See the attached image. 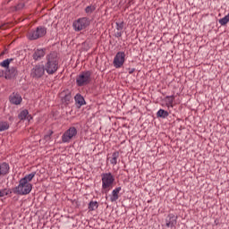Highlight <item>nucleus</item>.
Returning <instances> with one entry per match:
<instances>
[{"label": "nucleus", "instance_id": "obj_1", "mask_svg": "<svg viewBox=\"0 0 229 229\" xmlns=\"http://www.w3.org/2000/svg\"><path fill=\"white\" fill-rule=\"evenodd\" d=\"M45 70L46 72L52 76L55 74V72L60 69V58H58V53L50 52L46 55V63H45Z\"/></svg>", "mask_w": 229, "mask_h": 229}, {"label": "nucleus", "instance_id": "obj_2", "mask_svg": "<svg viewBox=\"0 0 229 229\" xmlns=\"http://www.w3.org/2000/svg\"><path fill=\"white\" fill-rule=\"evenodd\" d=\"M102 178V192L104 194H108L112 189H114V183L115 182V177L110 173H106L101 174Z\"/></svg>", "mask_w": 229, "mask_h": 229}, {"label": "nucleus", "instance_id": "obj_3", "mask_svg": "<svg viewBox=\"0 0 229 229\" xmlns=\"http://www.w3.org/2000/svg\"><path fill=\"white\" fill-rule=\"evenodd\" d=\"M90 81H92V71L81 72L76 77V83L78 87H85L89 85Z\"/></svg>", "mask_w": 229, "mask_h": 229}, {"label": "nucleus", "instance_id": "obj_4", "mask_svg": "<svg viewBox=\"0 0 229 229\" xmlns=\"http://www.w3.org/2000/svg\"><path fill=\"white\" fill-rule=\"evenodd\" d=\"M33 189V185L30 182L20 180L19 185L13 189L14 194H19L20 196H26L30 194Z\"/></svg>", "mask_w": 229, "mask_h": 229}, {"label": "nucleus", "instance_id": "obj_5", "mask_svg": "<svg viewBox=\"0 0 229 229\" xmlns=\"http://www.w3.org/2000/svg\"><path fill=\"white\" fill-rule=\"evenodd\" d=\"M46 33H47V28L44 26H38L35 30H30L27 33V38L29 40H38V38H42V37H46Z\"/></svg>", "mask_w": 229, "mask_h": 229}, {"label": "nucleus", "instance_id": "obj_6", "mask_svg": "<svg viewBox=\"0 0 229 229\" xmlns=\"http://www.w3.org/2000/svg\"><path fill=\"white\" fill-rule=\"evenodd\" d=\"M72 26L75 31H83L90 26V20L87 17L79 18L73 21Z\"/></svg>", "mask_w": 229, "mask_h": 229}, {"label": "nucleus", "instance_id": "obj_7", "mask_svg": "<svg viewBox=\"0 0 229 229\" xmlns=\"http://www.w3.org/2000/svg\"><path fill=\"white\" fill-rule=\"evenodd\" d=\"M46 74V67L44 64H36L30 72L31 78H34L35 80H38L42 78Z\"/></svg>", "mask_w": 229, "mask_h": 229}, {"label": "nucleus", "instance_id": "obj_8", "mask_svg": "<svg viewBox=\"0 0 229 229\" xmlns=\"http://www.w3.org/2000/svg\"><path fill=\"white\" fill-rule=\"evenodd\" d=\"M126 61V54L124 52H118L113 61L114 67L115 69H121L123 65H124V62Z\"/></svg>", "mask_w": 229, "mask_h": 229}, {"label": "nucleus", "instance_id": "obj_9", "mask_svg": "<svg viewBox=\"0 0 229 229\" xmlns=\"http://www.w3.org/2000/svg\"><path fill=\"white\" fill-rule=\"evenodd\" d=\"M78 135V130L76 127H70L62 136L63 142H71L74 137Z\"/></svg>", "mask_w": 229, "mask_h": 229}, {"label": "nucleus", "instance_id": "obj_10", "mask_svg": "<svg viewBox=\"0 0 229 229\" xmlns=\"http://www.w3.org/2000/svg\"><path fill=\"white\" fill-rule=\"evenodd\" d=\"M60 98L64 105H69V103H71V99H72V96L71 95V91H69V89L61 92Z\"/></svg>", "mask_w": 229, "mask_h": 229}, {"label": "nucleus", "instance_id": "obj_11", "mask_svg": "<svg viewBox=\"0 0 229 229\" xmlns=\"http://www.w3.org/2000/svg\"><path fill=\"white\" fill-rule=\"evenodd\" d=\"M46 48L36 49L32 55L33 60H35L36 62H38V60H42V58L46 56Z\"/></svg>", "mask_w": 229, "mask_h": 229}, {"label": "nucleus", "instance_id": "obj_12", "mask_svg": "<svg viewBox=\"0 0 229 229\" xmlns=\"http://www.w3.org/2000/svg\"><path fill=\"white\" fill-rule=\"evenodd\" d=\"M18 73L19 72H17V67L13 66V67L8 68L5 71L4 78L5 80H12L15 78V76H17Z\"/></svg>", "mask_w": 229, "mask_h": 229}, {"label": "nucleus", "instance_id": "obj_13", "mask_svg": "<svg viewBox=\"0 0 229 229\" xmlns=\"http://www.w3.org/2000/svg\"><path fill=\"white\" fill-rule=\"evenodd\" d=\"M9 100L12 105H21L22 103V97L19 93H13L10 95Z\"/></svg>", "mask_w": 229, "mask_h": 229}, {"label": "nucleus", "instance_id": "obj_14", "mask_svg": "<svg viewBox=\"0 0 229 229\" xmlns=\"http://www.w3.org/2000/svg\"><path fill=\"white\" fill-rule=\"evenodd\" d=\"M176 219H178V216H174V214L168 215V217L165 220L167 228H173V226L176 225Z\"/></svg>", "mask_w": 229, "mask_h": 229}, {"label": "nucleus", "instance_id": "obj_15", "mask_svg": "<svg viewBox=\"0 0 229 229\" xmlns=\"http://www.w3.org/2000/svg\"><path fill=\"white\" fill-rule=\"evenodd\" d=\"M18 119H20V121H24V119H28L30 121V119H33V117L30 114L28 109H24L19 114Z\"/></svg>", "mask_w": 229, "mask_h": 229}, {"label": "nucleus", "instance_id": "obj_16", "mask_svg": "<svg viewBox=\"0 0 229 229\" xmlns=\"http://www.w3.org/2000/svg\"><path fill=\"white\" fill-rule=\"evenodd\" d=\"M10 172V165L7 163L0 164V176H4Z\"/></svg>", "mask_w": 229, "mask_h": 229}, {"label": "nucleus", "instance_id": "obj_17", "mask_svg": "<svg viewBox=\"0 0 229 229\" xmlns=\"http://www.w3.org/2000/svg\"><path fill=\"white\" fill-rule=\"evenodd\" d=\"M119 158V152H114L111 157H107V162H110L112 165H117V159Z\"/></svg>", "mask_w": 229, "mask_h": 229}, {"label": "nucleus", "instance_id": "obj_18", "mask_svg": "<svg viewBox=\"0 0 229 229\" xmlns=\"http://www.w3.org/2000/svg\"><path fill=\"white\" fill-rule=\"evenodd\" d=\"M119 192H121V187H118V188H115L114 190H113L112 195L110 198V200L112 201V203H114V201H117L119 199Z\"/></svg>", "mask_w": 229, "mask_h": 229}, {"label": "nucleus", "instance_id": "obj_19", "mask_svg": "<svg viewBox=\"0 0 229 229\" xmlns=\"http://www.w3.org/2000/svg\"><path fill=\"white\" fill-rule=\"evenodd\" d=\"M75 99V103L80 106H83V105H85V98H83V96H81V94H77L74 97Z\"/></svg>", "mask_w": 229, "mask_h": 229}, {"label": "nucleus", "instance_id": "obj_20", "mask_svg": "<svg viewBox=\"0 0 229 229\" xmlns=\"http://www.w3.org/2000/svg\"><path fill=\"white\" fill-rule=\"evenodd\" d=\"M35 174H37V173L36 172H32L31 174H29L25 175L21 180L22 182H25L26 183H30V182H31V180H33L35 178Z\"/></svg>", "mask_w": 229, "mask_h": 229}, {"label": "nucleus", "instance_id": "obj_21", "mask_svg": "<svg viewBox=\"0 0 229 229\" xmlns=\"http://www.w3.org/2000/svg\"><path fill=\"white\" fill-rule=\"evenodd\" d=\"M174 96H166L165 97V101H166V106L168 108H173V103H174Z\"/></svg>", "mask_w": 229, "mask_h": 229}, {"label": "nucleus", "instance_id": "obj_22", "mask_svg": "<svg viewBox=\"0 0 229 229\" xmlns=\"http://www.w3.org/2000/svg\"><path fill=\"white\" fill-rule=\"evenodd\" d=\"M157 117H161L162 119H165V117H169V112H167L164 109H159L157 111Z\"/></svg>", "mask_w": 229, "mask_h": 229}, {"label": "nucleus", "instance_id": "obj_23", "mask_svg": "<svg viewBox=\"0 0 229 229\" xmlns=\"http://www.w3.org/2000/svg\"><path fill=\"white\" fill-rule=\"evenodd\" d=\"M99 207V204H98V201H90L89 204V212H92L94 210H97V208Z\"/></svg>", "mask_w": 229, "mask_h": 229}, {"label": "nucleus", "instance_id": "obj_24", "mask_svg": "<svg viewBox=\"0 0 229 229\" xmlns=\"http://www.w3.org/2000/svg\"><path fill=\"white\" fill-rule=\"evenodd\" d=\"M13 59H6L0 63L1 67H4L5 69H10V64Z\"/></svg>", "mask_w": 229, "mask_h": 229}, {"label": "nucleus", "instance_id": "obj_25", "mask_svg": "<svg viewBox=\"0 0 229 229\" xmlns=\"http://www.w3.org/2000/svg\"><path fill=\"white\" fill-rule=\"evenodd\" d=\"M10 128V124L7 122H0V131H4Z\"/></svg>", "mask_w": 229, "mask_h": 229}, {"label": "nucleus", "instance_id": "obj_26", "mask_svg": "<svg viewBox=\"0 0 229 229\" xmlns=\"http://www.w3.org/2000/svg\"><path fill=\"white\" fill-rule=\"evenodd\" d=\"M96 11V5H89L85 8L86 13H92Z\"/></svg>", "mask_w": 229, "mask_h": 229}, {"label": "nucleus", "instance_id": "obj_27", "mask_svg": "<svg viewBox=\"0 0 229 229\" xmlns=\"http://www.w3.org/2000/svg\"><path fill=\"white\" fill-rule=\"evenodd\" d=\"M10 194V191L4 189L0 191V198H4V196H8Z\"/></svg>", "mask_w": 229, "mask_h": 229}, {"label": "nucleus", "instance_id": "obj_28", "mask_svg": "<svg viewBox=\"0 0 229 229\" xmlns=\"http://www.w3.org/2000/svg\"><path fill=\"white\" fill-rule=\"evenodd\" d=\"M123 28H124V22H116V30L118 31L123 30Z\"/></svg>", "mask_w": 229, "mask_h": 229}, {"label": "nucleus", "instance_id": "obj_29", "mask_svg": "<svg viewBox=\"0 0 229 229\" xmlns=\"http://www.w3.org/2000/svg\"><path fill=\"white\" fill-rule=\"evenodd\" d=\"M53 135V131H49L48 134L45 135V140H49Z\"/></svg>", "mask_w": 229, "mask_h": 229}, {"label": "nucleus", "instance_id": "obj_30", "mask_svg": "<svg viewBox=\"0 0 229 229\" xmlns=\"http://www.w3.org/2000/svg\"><path fill=\"white\" fill-rule=\"evenodd\" d=\"M115 37H117L118 38L123 37V32H116Z\"/></svg>", "mask_w": 229, "mask_h": 229}, {"label": "nucleus", "instance_id": "obj_31", "mask_svg": "<svg viewBox=\"0 0 229 229\" xmlns=\"http://www.w3.org/2000/svg\"><path fill=\"white\" fill-rule=\"evenodd\" d=\"M22 6H24V4H19L17 5V9H18V10H21V8H22Z\"/></svg>", "mask_w": 229, "mask_h": 229}, {"label": "nucleus", "instance_id": "obj_32", "mask_svg": "<svg viewBox=\"0 0 229 229\" xmlns=\"http://www.w3.org/2000/svg\"><path fill=\"white\" fill-rule=\"evenodd\" d=\"M133 72H135V69H131L130 72H129V74H133Z\"/></svg>", "mask_w": 229, "mask_h": 229}]
</instances>
